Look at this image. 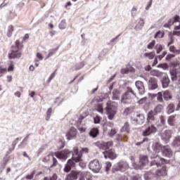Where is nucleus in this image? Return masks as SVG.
Returning <instances> with one entry per match:
<instances>
[{"label":"nucleus","instance_id":"bf43d9fd","mask_svg":"<svg viewBox=\"0 0 180 180\" xmlns=\"http://www.w3.org/2000/svg\"><path fill=\"white\" fill-rule=\"evenodd\" d=\"M111 167H112V163L108 162V163L106 164V167H105V171H106V172H109V171H110V169Z\"/></svg>","mask_w":180,"mask_h":180},{"label":"nucleus","instance_id":"0e129e2a","mask_svg":"<svg viewBox=\"0 0 180 180\" xmlns=\"http://www.w3.org/2000/svg\"><path fill=\"white\" fill-rule=\"evenodd\" d=\"M130 72V70L127 68H124L121 70V74H129Z\"/></svg>","mask_w":180,"mask_h":180},{"label":"nucleus","instance_id":"603ef678","mask_svg":"<svg viewBox=\"0 0 180 180\" xmlns=\"http://www.w3.org/2000/svg\"><path fill=\"white\" fill-rule=\"evenodd\" d=\"M116 133H117L116 129H112L108 132V136H110V137H113V136H115V134H116Z\"/></svg>","mask_w":180,"mask_h":180},{"label":"nucleus","instance_id":"423d86ee","mask_svg":"<svg viewBox=\"0 0 180 180\" xmlns=\"http://www.w3.org/2000/svg\"><path fill=\"white\" fill-rule=\"evenodd\" d=\"M171 79L173 82L178 81L180 84V68L169 70Z\"/></svg>","mask_w":180,"mask_h":180},{"label":"nucleus","instance_id":"f03ea898","mask_svg":"<svg viewBox=\"0 0 180 180\" xmlns=\"http://www.w3.org/2000/svg\"><path fill=\"white\" fill-rule=\"evenodd\" d=\"M97 147L100 148V150H105V151L103 152L105 158H110V160H115L117 158V155L115 153L113 149L109 150L112 146H113L112 141L108 142H98L96 143Z\"/></svg>","mask_w":180,"mask_h":180},{"label":"nucleus","instance_id":"393cba45","mask_svg":"<svg viewBox=\"0 0 180 180\" xmlns=\"http://www.w3.org/2000/svg\"><path fill=\"white\" fill-rule=\"evenodd\" d=\"M171 130H165L162 134V139L164 140H169V139H171Z\"/></svg>","mask_w":180,"mask_h":180},{"label":"nucleus","instance_id":"f8f14e48","mask_svg":"<svg viewBox=\"0 0 180 180\" xmlns=\"http://www.w3.org/2000/svg\"><path fill=\"white\" fill-rule=\"evenodd\" d=\"M68 154H70V150H64L57 153L56 154V158H58V160H67L68 157Z\"/></svg>","mask_w":180,"mask_h":180},{"label":"nucleus","instance_id":"5fc2aeb1","mask_svg":"<svg viewBox=\"0 0 180 180\" xmlns=\"http://www.w3.org/2000/svg\"><path fill=\"white\" fill-rule=\"evenodd\" d=\"M138 102L139 105H143V103H146V102H147V97H143L141 98Z\"/></svg>","mask_w":180,"mask_h":180},{"label":"nucleus","instance_id":"de8ad7c7","mask_svg":"<svg viewBox=\"0 0 180 180\" xmlns=\"http://www.w3.org/2000/svg\"><path fill=\"white\" fill-rule=\"evenodd\" d=\"M157 37H159V39L164 37V33L161 32V31H158L155 35V39H157Z\"/></svg>","mask_w":180,"mask_h":180},{"label":"nucleus","instance_id":"13d9d810","mask_svg":"<svg viewBox=\"0 0 180 180\" xmlns=\"http://www.w3.org/2000/svg\"><path fill=\"white\" fill-rule=\"evenodd\" d=\"M165 56H167V51H163L160 56H158V58H159V60H162Z\"/></svg>","mask_w":180,"mask_h":180},{"label":"nucleus","instance_id":"4be33fe9","mask_svg":"<svg viewBox=\"0 0 180 180\" xmlns=\"http://www.w3.org/2000/svg\"><path fill=\"white\" fill-rule=\"evenodd\" d=\"M172 146L174 148H180V136H176L174 139Z\"/></svg>","mask_w":180,"mask_h":180},{"label":"nucleus","instance_id":"4c0bfd02","mask_svg":"<svg viewBox=\"0 0 180 180\" xmlns=\"http://www.w3.org/2000/svg\"><path fill=\"white\" fill-rule=\"evenodd\" d=\"M155 96L158 102H164V98H162V96H164L162 92H158L157 94H155Z\"/></svg>","mask_w":180,"mask_h":180},{"label":"nucleus","instance_id":"a19ab883","mask_svg":"<svg viewBox=\"0 0 180 180\" xmlns=\"http://www.w3.org/2000/svg\"><path fill=\"white\" fill-rule=\"evenodd\" d=\"M155 49H156V53L158 54H160L161 53V51H162V45L158 44L155 46Z\"/></svg>","mask_w":180,"mask_h":180},{"label":"nucleus","instance_id":"412c9836","mask_svg":"<svg viewBox=\"0 0 180 180\" xmlns=\"http://www.w3.org/2000/svg\"><path fill=\"white\" fill-rule=\"evenodd\" d=\"M17 51H13L12 50L9 53H8V58L10 59L12 58H20L22 57V53H17Z\"/></svg>","mask_w":180,"mask_h":180},{"label":"nucleus","instance_id":"052dcab7","mask_svg":"<svg viewBox=\"0 0 180 180\" xmlns=\"http://www.w3.org/2000/svg\"><path fill=\"white\" fill-rule=\"evenodd\" d=\"M14 65H13V62H11L8 68V72L11 71H13Z\"/></svg>","mask_w":180,"mask_h":180},{"label":"nucleus","instance_id":"a18cd8bd","mask_svg":"<svg viewBox=\"0 0 180 180\" xmlns=\"http://www.w3.org/2000/svg\"><path fill=\"white\" fill-rule=\"evenodd\" d=\"M131 112H133V108L129 107L124 110V115H129V113H131Z\"/></svg>","mask_w":180,"mask_h":180},{"label":"nucleus","instance_id":"72a5a7b5","mask_svg":"<svg viewBox=\"0 0 180 180\" xmlns=\"http://www.w3.org/2000/svg\"><path fill=\"white\" fill-rule=\"evenodd\" d=\"M144 178L146 180H150L152 178H154V173H153L151 171H149L145 174Z\"/></svg>","mask_w":180,"mask_h":180},{"label":"nucleus","instance_id":"e2e57ef3","mask_svg":"<svg viewBox=\"0 0 180 180\" xmlns=\"http://www.w3.org/2000/svg\"><path fill=\"white\" fill-rule=\"evenodd\" d=\"M153 4V0H150L147 4V6H146V10L148 11V9H150V8H151V5Z\"/></svg>","mask_w":180,"mask_h":180},{"label":"nucleus","instance_id":"20e7f679","mask_svg":"<svg viewBox=\"0 0 180 180\" xmlns=\"http://www.w3.org/2000/svg\"><path fill=\"white\" fill-rule=\"evenodd\" d=\"M106 110L109 120H113V117H115V115L117 113V106L107 103Z\"/></svg>","mask_w":180,"mask_h":180},{"label":"nucleus","instance_id":"39448f33","mask_svg":"<svg viewBox=\"0 0 180 180\" xmlns=\"http://www.w3.org/2000/svg\"><path fill=\"white\" fill-rule=\"evenodd\" d=\"M164 164H168V160L157 156L155 160H152L150 162V167H154L156 165L157 168L161 167V165H164Z\"/></svg>","mask_w":180,"mask_h":180},{"label":"nucleus","instance_id":"58836bf2","mask_svg":"<svg viewBox=\"0 0 180 180\" xmlns=\"http://www.w3.org/2000/svg\"><path fill=\"white\" fill-rule=\"evenodd\" d=\"M176 115H171L169 117L167 120V123H169V126H174V122L175 120Z\"/></svg>","mask_w":180,"mask_h":180},{"label":"nucleus","instance_id":"f704fd0d","mask_svg":"<svg viewBox=\"0 0 180 180\" xmlns=\"http://www.w3.org/2000/svg\"><path fill=\"white\" fill-rule=\"evenodd\" d=\"M57 50H58V49H57V48L49 49V53L46 56V60H47V58H50V57H51L53 55L56 54V51H57Z\"/></svg>","mask_w":180,"mask_h":180},{"label":"nucleus","instance_id":"bb28decb","mask_svg":"<svg viewBox=\"0 0 180 180\" xmlns=\"http://www.w3.org/2000/svg\"><path fill=\"white\" fill-rule=\"evenodd\" d=\"M163 95V98L165 99V101H171V99H172V95L171 94V92H169V91L167 90L165 91L162 93Z\"/></svg>","mask_w":180,"mask_h":180},{"label":"nucleus","instance_id":"1a4fd4ad","mask_svg":"<svg viewBox=\"0 0 180 180\" xmlns=\"http://www.w3.org/2000/svg\"><path fill=\"white\" fill-rule=\"evenodd\" d=\"M162 154L163 157L171 158V157L173 155L172 150L169 146H165L162 148Z\"/></svg>","mask_w":180,"mask_h":180},{"label":"nucleus","instance_id":"37998d69","mask_svg":"<svg viewBox=\"0 0 180 180\" xmlns=\"http://www.w3.org/2000/svg\"><path fill=\"white\" fill-rule=\"evenodd\" d=\"M51 112H52L51 108H49L46 112V120H50V117L51 116Z\"/></svg>","mask_w":180,"mask_h":180},{"label":"nucleus","instance_id":"ea45409f","mask_svg":"<svg viewBox=\"0 0 180 180\" xmlns=\"http://www.w3.org/2000/svg\"><path fill=\"white\" fill-rule=\"evenodd\" d=\"M12 33H13V26L11 25L8 27V30L7 32L8 37H12Z\"/></svg>","mask_w":180,"mask_h":180},{"label":"nucleus","instance_id":"f3484780","mask_svg":"<svg viewBox=\"0 0 180 180\" xmlns=\"http://www.w3.org/2000/svg\"><path fill=\"white\" fill-rule=\"evenodd\" d=\"M129 168V165L127 162H120L115 165L114 169L115 171H124V169H127Z\"/></svg>","mask_w":180,"mask_h":180},{"label":"nucleus","instance_id":"864d4df0","mask_svg":"<svg viewBox=\"0 0 180 180\" xmlns=\"http://www.w3.org/2000/svg\"><path fill=\"white\" fill-rule=\"evenodd\" d=\"M56 77V73L53 72L52 73L50 77H49V79H47L46 82L48 84H50L51 82V80Z\"/></svg>","mask_w":180,"mask_h":180},{"label":"nucleus","instance_id":"b1692460","mask_svg":"<svg viewBox=\"0 0 180 180\" xmlns=\"http://www.w3.org/2000/svg\"><path fill=\"white\" fill-rule=\"evenodd\" d=\"M144 27V20L143 18H139L138 23L135 26L136 30H141Z\"/></svg>","mask_w":180,"mask_h":180},{"label":"nucleus","instance_id":"79ce46f5","mask_svg":"<svg viewBox=\"0 0 180 180\" xmlns=\"http://www.w3.org/2000/svg\"><path fill=\"white\" fill-rule=\"evenodd\" d=\"M18 141H19V138H16L15 140L13 141V148H10L9 151H13L15 150V147L16 146V144H18Z\"/></svg>","mask_w":180,"mask_h":180},{"label":"nucleus","instance_id":"4468645a","mask_svg":"<svg viewBox=\"0 0 180 180\" xmlns=\"http://www.w3.org/2000/svg\"><path fill=\"white\" fill-rule=\"evenodd\" d=\"M180 17L179 15H176L173 18H171L167 23L164 25V27H171V26H174L175 23H178L179 22Z\"/></svg>","mask_w":180,"mask_h":180},{"label":"nucleus","instance_id":"9b49d317","mask_svg":"<svg viewBox=\"0 0 180 180\" xmlns=\"http://www.w3.org/2000/svg\"><path fill=\"white\" fill-rule=\"evenodd\" d=\"M155 115H157L155 112H154V110H150L147 114V122L149 123V124H154L155 122Z\"/></svg>","mask_w":180,"mask_h":180},{"label":"nucleus","instance_id":"cd10ccee","mask_svg":"<svg viewBox=\"0 0 180 180\" xmlns=\"http://www.w3.org/2000/svg\"><path fill=\"white\" fill-rule=\"evenodd\" d=\"M120 92H119V90H117V89H114L112 91V99H113V101H119V99H120Z\"/></svg>","mask_w":180,"mask_h":180},{"label":"nucleus","instance_id":"5701e85b","mask_svg":"<svg viewBox=\"0 0 180 180\" xmlns=\"http://www.w3.org/2000/svg\"><path fill=\"white\" fill-rule=\"evenodd\" d=\"M156 175H158V176H165V175H167V167H163L160 169L156 171Z\"/></svg>","mask_w":180,"mask_h":180},{"label":"nucleus","instance_id":"9d476101","mask_svg":"<svg viewBox=\"0 0 180 180\" xmlns=\"http://www.w3.org/2000/svg\"><path fill=\"white\" fill-rule=\"evenodd\" d=\"M135 86L139 91V95H144L146 94V87H144V83L141 81H136Z\"/></svg>","mask_w":180,"mask_h":180},{"label":"nucleus","instance_id":"8fccbe9b","mask_svg":"<svg viewBox=\"0 0 180 180\" xmlns=\"http://www.w3.org/2000/svg\"><path fill=\"white\" fill-rule=\"evenodd\" d=\"M34 174H36V172L34 170L32 173L30 174L27 175L26 179H33V176H34Z\"/></svg>","mask_w":180,"mask_h":180},{"label":"nucleus","instance_id":"338daca9","mask_svg":"<svg viewBox=\"0 0 180 180\" xmlns=\"http://www.w3.org/2000/svg\"><path fill=\"white\" fill-rule=\"evenodd\" d=\"M84 63H80L79 65H77L76 70H81L84 67Z\"/></svg>","mask_w":180,"mask_h":180},{"label":"nucleus","instance_id":"3c124183","mask_svg":"<svg viewBox=\"0 0 180 180\" xmlns=\"http://www.w3.org/2000/svg\"><path fill=\"white\" fill-rule=\"evenodd\" d=\"M131 16L133 18L137 16V8H136V7H133L131 9Z\"/></svg>","mask_w":180,"mask_h":180},{"label":"nucleus","instance_id":"6e6d98bb","mask_svg":"<svg viewBox=\"0 0 180 180\" xmlns=\"http://www.w3.org/2000/svg\"><path fill=\"white\" fill-rule=\"evenodd\" d=\"M60 29H65V20H62L59 24Z\"/></svg>","mask_w":180,"mask_h":180},{"label":"nucleus","instance_id":"c03bdc74","mask_svg":"<svg viewBox=\"0 0 180 180\" xmlns=\"http://www.w3.org/2000/svg\"><path fill=\"white\" fill-rule=\"evenodd\" d=\"M121 35L122 34H120L115 38L111 39L110 44H116V43H117V39H119V37H120Z\"/></svg>","mask_w":180,"mask_h":180},{"label":"nucleus","instance_id":"09e8293b","mask_svg":"<svg viewBox=\"0 0 180 180\" xmlns=\"http://www.w3.org/2000/svg\"><path fill=\"white\" fill-rule=\"evenodd\" d=\"M154 46H155V40H153L150 44H148V49L151 50Z\"/></svg>","mask_w":180,"mask_h":180},{"label":"nucleus","instance_id":"4d7b16f0","mask_svg":"<svg viewBox=\"0 0 180 180\" xmlns=\"http://www.w3.org/2000/svg\"><path fill=\"white\" fill-rule=\"evenodd\" d=\"M51 157V155H48L45 156L42 159L43 162H49V161H50V158Z\"/></svg>","mask_w":180,"mask_h":180},{"label":"nucleus","instance_id":"0eeeda50","mask_svg":"<svg viewBox=\"0 0 180 180\" xmlns=\"http://www.w3.org/2000/svg\"><path fill=\"white\" fill-rule=\"evenodd\" d=\"M101 165L99 164V160H94L91 161L89 163V169H91L93 172L98 173L101 171Z\"/></svg>","mask_w":180,"mask_h":180},{"label":"nucleus","instance_id":"7c9ffc66","mask_svg":"<svg viewBox=\"0 0 180 180\" xmlns=\"http://www.w3.org/2000/svg\"><path fill=\"white\" fill-rule=\"evenodd\" d=\"M175 112V105L174 103H170L167 105V113L168 115H171V113H174Z\"/></svg>","mask_w":180,"mask_h":180},{"label":"nucleus","instance_id":"7ed1b4c3","mask_svg":"<svg viewBox=\"0 0 180 180\" xmlns=\"http://www.w3.org/2000/svg\"><path fill=\"white\" fill-rule=\"evenodd\" d=\"M134 96H136V93L133 89L130 86H127L125 89L124 94L122 96L121 101L122 103H130Z\"/></svg>","mask_w":180,"mask_h":180},{"label":"nucleus","instance_id":"680f3d73","mask_svg":"<svg viewBox=\"0 0 180 180\" xmlns=\"http://www.w3.org/2000/svg\"><path fill=\"white\" fill-rule=\"evenodd\" d=\"M174 57H175L174 55H172V54H168L166 58H165V60L167 61H169V60H171V58H174Z\"/></svg>","mask_w":180,"mask_h":180},{"label":"nucleus","instance_id":"e433bc0d","mask_svg":"<svg viewBox=\"0 0 180 180\" xmlns=\"http://www.w3.org/2000/svg\"><path fill=\"white\" fill-rule=\"evenodd\" d=\"M129 122H125L124 125L121 129V131H126V133H129Z\"/></svg>","mask_w":180,"mask_h":180},{"label":"nucleus","instance_id":"dca6fc26","mask_svg":"<svg viewBox=\"0 0 180 180\" xmlns=\"http://www.w3.org/2000/svg\"><path fill=\"white\" fill-rule=\"evenodd\" d=\"M79 180H92L91 174L88 172H79Z\"/></svg>","mask_w":180,"mask_h":180},{"label":"nucleus","instance_id":"6ab92c4d","mask_svg":"<svg viewBox=\"0 0 180 180\" xmlns=\"http://www.w3.org/2000/svg\"><path fill=\"white\" fill-rule=\"evenodd\" d=\"M77 136V129L75 127L70 128V131L66 134V137L68 140H71L73 137Z\"/></svg>","mask_w":180,"mask_h":180},{"label":"nucleus","instance_id":"6e6552de","mask_svg":"<svg viewBox=\"0 0 180 180\" xmlns=\"http://www.w3.org/2000/svg\"><path fill=\"white\" fill-rule=\"evenodd\" d=\"M157 131V128L154 124H149L148 127H147L145 130L143 131L142 136L143 137H148V136H151V134H154Z\"/></svg>","mask_w":180,"mask_h":180},{"label":"nucleus","instance_id":"a211bd4d","mask_svg":"<svg viewBox=\"0 0 180 180\" xmlns=\"http://www.w3.org/2000/svg\"><path fill=\"white\" fill-rule=\"evenodd\" d=\"M79 172L77 171H72L70 174H68L66 177L65 180H76L78 179Z\"/></svg>","mask_w":180,"mask_h":180},{"label":"nucleus","instance_id":"69168bd1","mask_svg":"<svg viewBox=\"0 0 180 180\" xmlns=\"http://www.w3.org/2000/svg\"><path fill=\"white\" fill-rule=\"evenodd\" d=\"M160 123H162V124H165V117L160 116Z\"/></svg>","mask_w":180,"mask_h":180},{"label":"nucleus","instance_id":"2eb2a0df","mask_svg":"<svg viewBox=\"0 0 180 180\" xmlns=\"http://www.w3.org/2000/svg\"><path fill=\"white\" fill-rule=\"evenodd\" d=\"M148 86L150 90L157 89L158 88L157 79L155 78L151 77L148 81Z\"/></svg>","mask_w":180,"mask_h":180},{"label":"nucleus","instance_id":"49530a36","mask_svg":"<svg viewBox=\"0 0 180 180\" xmlns=\"http://www.w3.org/2000/svg\"><path fill=\"white\" fill-rule=\"evenodd\" d=\"M95 124H98V123H101V116L96 115L94 118Z\"/></svg>","mask_w":180,"mask_h":180},{"label":"nucleus","instance_id":"c756f323","mask_svg":"<svg viewBox=\"0 0 180 180\" xmlns=\"http://www.w3.org/2000/svg\"><path fill=\"white\" fill-rule=\"evenodd\" d=\"M164 110V105L159 104L156 107H155L153 112L156 114L158 115V113H161Z\"/></svg>","mask_w":180,"mask_h":180},{"label":"nucleus","instance_id":"473e14b6","mask_svg":"<svg viewBox=\"0 0 180 180\" xmlns=\"http://www.w3.org/2000/svg\"><path fill=\"white\" fill-rule=\"evenodd\" d=\"M143 56H144V57L149 58V60H153L154 58V57H155V52L152 51L150 53H145L143 54Z\"/></svg>","mask_w":180,"mask_h":180},{"label":"nucleus","instance_id":"aec40b11","mask_svg":"<svg viewBox=\"0 0 180 180\" xmlns=\"http://www.w3.org/2000/svg\"><path fill=\"white\" fill-rule=\"evenodd\" d=\"M136 118L135 120L138 124H143L144 123V115L139 114V112L135 113Z\"/></svg>","mask_w":180,"mask_h":180},{"label":"nucleus","instance_id":"c85d7f7f","mask_svg":"<svg viewBox=\"0 0 180 180\" xmlns=\"http://www.w3.org/2000/svg\"><path fill=\"white\" fill-rule=\"evenodd\" d=\"M98 134H99V129L98 128H93L89 132V136L93 139L97 137Z\"/></svg>","mask_w":180,"mask_h":180},{"label":"nucleus","instance_id":"774afa93","mask_svg":"<svg viewBox=\"0 0 180 180\" xmlns=\"http://www.w3.org/2000/svg\"><path fill=\"white\" fill-rule=\"evenodd\" d=\"M179 108H180V98H178V104L176 105V110H179Z\"/></svg>","mask_w":180,"mask_h":180},{"label":"nucleus","instance_id":"2f4dec72","mask_svg":"<svg viewBox=\"0 0 180 180\" xmlns=\"http://www.w3.org/2000/svg\"><path fill=\"white\" fill-rule=\"evenodd\" d=\"M162 85L163 88H168V85H169V79L167 77H164L162 80Z\"/></svg>","mask_w":180,"mask_h":180},{"label":"nucleus","instance_id":"f257e3e1","mask_svg":"<svg viewBox=\"0 0 180 180\" xmlns=\"http://www.w3.org/2000/svg\"><path fill=\"white\" fill-rule=\"evenodd\" d=\"M89 153V149H88V148H83L79 152L78 147H75L73 148L72 157L71 159L68 160L63 171L65 172H70L71 169L73 168V167H75L76 162H80V161H82V154H88Z\"/></svg>","mask_w":180,"mask_h":180},{"label":"nucleus","instance_id":"c9c22d12","mask_svg":"<svg viewBox=\"0 0 180 180\" xmlns=\"http://www.w3.org/2000/svg\"><path fill=\"white\" fill-rule=\"evenodd\" d=\"M151 75L153 77H158V78L162 77V72H160L159 70H153L151 72Z\"/></svg>","mask_w":180,"mask_h":180},{"label":"nucleus","instance_id":"ddd939ff","mask_svg":"<svg viewBox=\"0 0 180 180\" xmlns=\"http://www.w3.org/2000/svg\"><path fill=\"white\" fill-rule=\"evenodd\" d=\"M148 164V157L147 155H143L140 157L139 166L136 167V169H141V167H146Z\"/></svg>","mask_w":180,"mask_h":180},{"label":"nucleus","instance_id":"a878e982","mask_svg":"<svg viewBox=\"0 0 180 180\" xmlns=\"http://www.w3.org/2000/svg\"><path fill=\"white\" fill-rule=\"evenodd\" d=\"M164 146H162L161 144H160V143H155L153 145V150L155 151V153H160V151H161V150H162V148Z\"/></svg>","mask_w":180,"mask_h":180}]
</instances>
